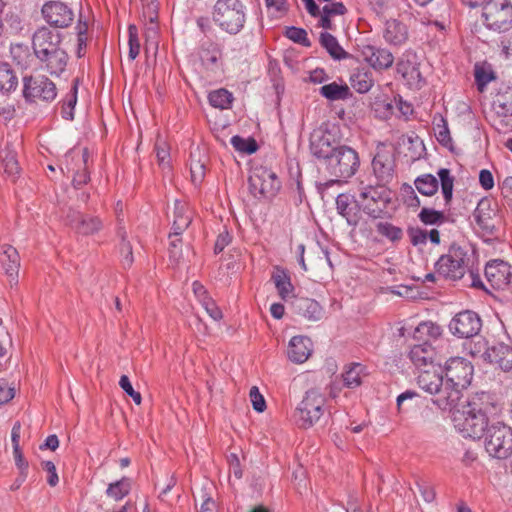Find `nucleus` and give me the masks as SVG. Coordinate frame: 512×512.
Returning a JSON list of instances; mask_svg holds the SVG:
<instances>
[{
  "mask_svg": "<svg viewBox=\"0 0 512 512\" xmlns=\"http://www.w3.org/2000/svg\"><path fill=\"white\" fill-rule=\"evenodd\" d=\"M62 36L46 26L38 28L32 36V49L42 69L59 76L67 66L69 56L61 46Z\"/></svg>",
  "mask_w": 512,
  "mask_h": 512,
  "instance_id": "nucleus-1",
  "label": "nucleus"
},
{
  "mask_svg": "<svg viewBox=\"0 0 512 512\" xmlns=\"http://www.w3.org/2000/svg\"><path fill=\"white\" fill-rule=\"evenodd\" d=\"M474 256L471 248L464 244L452 243L447 253L435 262L436 273L444 279L457 281L464 277Z\"/></svg>",
  "mask_w": 512,
  "mask_h": 512,
  "instance_id": "nucleus-2",
  "label": "nucleus"
},
{
  "mask_svg": "<svg viewBox=\"0 0 512 512\" xmlns=\"http://www.w3.org/2000/svg\"><path fill=\"white\" fill-rule=\"evenodd\" d=\"M246 18L247 8L241 0H217L214 5L213 20L228 34L241 32Z\"/></svg>",
  "mask_w": 512,
  "mask_h": 512,
  "instance_id": "nucleus-3",
  "label": "nucleus"
},
{
  "mask_svg": "<svg viewBox=\"0 0 512 512\" xmlns=\"http://www.w3.org/2000/svg\"><path fill=\"white\" fill-rule=\"evenodd\" d=\"M324 170L334 179L329 180L328 185L339 183L340 179L352 177L359 169L360 158L358 152L347 146L341 145L323 163Z\"/></svg>",
  "mask_w": 512,
  "mask_h": 512,
  "instance_id": "nucleus-4",
  "label": "nucleus"
},
{
  "mask_svg": "<svg viewBox=\"0 0 512 512\" xmlns=\"http://www.w3.org/2000/svg\"><path fill=\"white\" fill-rule=\"evenodd\" d=\"M358 201L363 211L376 219L381 217L391 202V191L385 184L365 183L360 181L358 185Z\"/></svg>",
  "mask_w": 512,
  "mask_h": 512,
  "instance_id": "nucleus-5",
  "label": "nucleus"
},
{
  "mask_svg": "<svg viewBox=\"0 0 512 512\" xmlns=\"http://www.w3.org/2000/svg\"><path fill=\"white\" fill-rule=\"evenodd\" d=\"M491 122L501 133L512 131V85L501 84L492 96Z\"/></svg>",
  "mask_w": 512,
  "mask_h": 512,
  "instance_id": "nucleus-6",
  "label": "nucleus"
},
{
  "mask_svg": "<svg viewBox=\"0 0 512 512\" xmlns=\"http://www.w3.org/2000/svg\"><path fill=\"white\" fill-rule=\"evenodd\" d=\"M326 397L318 388L306 391L295 410V420L300 428L308 429L317 423L324 413Z\"/></svg>",
  "mask_w": 512,
  "mask_h": 512,
  "instance_id": "nucleus-7",
  "label": "nucleus"
},
{
  "mask_svg": "<svg viewBox=\"0 0 512 512\" xmlns=\"http://www.w3.org/2000/svg\"><path fill=\"white\" fill-rule=\"evenodd\" d=\"M485 450L497 459L512 454V429L500 421L492 422L485 433Z\"/></svg>",
  "mask_w": 512,
  "mask_h": 512,
  "instance_id": "nucleus-8",
  "label": "nucleus"
},
{
  "mask_svg": "<svg viewBox=\"0 0 512 512\" xmlns=\"http://www.w3.org/2000/svg\"><path fill=\"white\" fill-rule=\"evenodd\" d=\"M249 191L256 199H272L281 187L276 173L264 166L253 168L248 179Z\"/></svg>",
  "mask_w": 512,
  "mask_h": 512,
  "instance_id": "nucleus-9",
  "label": "nucleus"
},
{
  "mask_svg": "<svg viewBox=\"0 0 512 512\" xmlns=\"http://www.w3.org/2000/svg\"><path fill=\"white\" fill-rule=\"evenodd\" d=\"M453 421L463 437L472 439H480L493 422L484 417L483 414L472 411L467 404L463 406L461 411L457 410L454 413Z\"/></svg>",
  "mask_w": 512,
  "mask_h": 512,
  "instance_id": "nucleus-10",
  "label": "nucleus"
},
{
  "mask_svg": "<svg viewBox=\"0 0 512 512\" xmlns=\"http://www.w3.org/2000/svg\"><path fill=\"white\" fill-rule=\"evenodd\" d=\"M482 16L488 29L505 32L512 27V4L509 0H488Z\"/></svg>",
  "mask_w": 512,
  "mask_h": 512,
  "instance_id": "nucleus-11",
  "label": "nucleus"
},
{
  "mask_svg": "<svg viewBox=\"0 0 512 512\" xmlns=\"http://www.w3.org/2000/svg\"><path fill=\"white\" fill-rule=\"evenodd\" d=\"M57 96L55 83L45 75L23 78V97L27 102H52Z\"/></svg>",
  "mask_w": 512,
  "mask_h": 512,
  "instance_id": "nucleus-12",
  "label": "nucleus"
},
{
  "mask_svg": "<svg viewBox=\"0 0 512 512\" xmlns=\"http://www.w3.org/2000/svg\"><path fill=\"white\" fill-rule=\"evenodd\" d=\"M64 221L76 234L82 236L94 235L103 228V222L98 216L84 214L72 208L66 212Z\"/></svg>",
  "mask_w": 512,
  "mask_h": 512,
  "instance_id": "nucleus-13",
  "label": "nucleus"
},
{
  "mask_svg": "<svg viewBox=\"0 0 512 512\" xmlns=\"http://www.w3.org/2000/svg\"><path fill=\"white\" fill-rule=\"evenodd\" d=\"M448 327L450 332L458 338H471L480 332L482 321L476 312L464 310L451 319Z\"/></svg>",
  "mask_w": 512,
  "mask_h": 512,
  "instance_id": "nucleus-14",
  "label": "nucleus"
},
{
  "mask_svg": "<svg viewBox=\"0 0 512 512\" xmlns=\"http://www.w3.org/2000/svg\"><path fill=\"white\" fill-rule=\"evenodd\" d=\"M473 365L462 357H454L447 361L445 376L447 381L453 383L461 391L467 388L473 378Z\"/></svg>",
  "mask_w": 512,
  "mask_h": 512,
  "instance_id": "nucleus-15",
  "label": "nucleus"
},
{
  "mask_svg": "<svg viewBox=\"0 0 512 512\" xmlns=\"http://www.w3.org/2000/svg\"><path fill=\"white\" fill-rule=\"evenodd\" d=\"M473 218L483 237H497V213L496 210L491 207V201L489 199L483 198L479 201L473 212Z\"/></svg>",
  "mask_w": 512,
  "mask_h": 512,
  "instance_id": "nucleus-16",
  "label": "nucleus"
},
{
  "mask_svg": "<svg viewBox=\"0 0 512 512\" xmlns=\"http://www.w3.org/2000/svg\"><path fill=\"white\" fill-rule=\"evenodd\" d=\"M396 70L410 88L420 89L425 85V79L417 62V55L414 52L403 53L396 64Z\"/></svg>",
  "mask_w": 512,
  "mask_h": 512,
  "instance_id": "nucleus-17",
  "label": "nucleus"
},
{
  "mask_svg": "<svg viewBox=\"0 0 512 512\" xmlns=\"http://www.w3.org/2000/svg\"><path fill=\"white\" fill-rule=\"evenodd\" d=\"M89 152L87 148L82 150H70L65 155L66 169L68 172L74 173L72 183L74 187L80 188L85 185L89 179V173L87 172V161Z\"/></svg>",
  "mask_w": 512,
  "mask_h": 512,
  "instance_id": "nucleus-18",
  "label": "nucleus"
},
{
  "mask_svg": "<svg viewBox=\"0 0 512 512\" xmlns=\"http://www.w3.org/2000/svg\"><path fill=\"white\" fill-rule=\"evenodd\" d=\"M41 12L44 20L54 28H66L72 24L74 19L73 11L65 3L59 1L46 2Z\"/></svg>",
  "mask_w": 512,
  "mask_h": 512,
  "instance_id": "nucleus-19",
  "label": "nucleus"
},
{
  "mask_svg": "<svg viewBox=\"0 0 512 512\" xmlns=\"http://www.w3.org/2000/svg\"><path fill=\"white\" fill-rule=\"evenodd\" d=\"M340 146L331 131L319 129L311 134L310 151L314 157L322 159L323 163Z\"/></svg>",
  "mask_w": 512,
  "mask_h": 512,
  "instance_id": "nucleus-20",
  "label": "nucleus"
},
{
  "mask_svg": "<svg viewBox=\"0 0 512 512\" xmlns=\"http://www.w3.org/2000/svg\"><path fill=\"white\" fill-rule=\"evenodd\" d=\"M485 277L494 289L504 290L512 283V266L503 260H493L485 267Z\"/></svg>",
  "mask_w": 512,
  "mask_h": 512,
  "instance_id": "nucleus-21",
  "label": "nucleus"
},
{
  "mask_svg": "<svg viewBox=\"0 0 512 512\" xmlns=\"http://www.w3.org/2000/svg\"><path fill=\"white\" fill-rule=\"evenodd\" d=\"M360 53L363 60L375 71L389 69L395 60L390 50L375 45H364Z\"/></svg>",
  "mask_w": 512,
  "mask_h": 512,
  "instance_id": "nucleus-22",
  "label": "nucleus"
},
{
  "mask_svg": "<svg viewBox=\"0 0 512 512\" xmlns=\"http://www.w3.org/2000/svg\"><path fill=\"white\" fill-rule=\"evenodd\" d=\"M372 169L377 183L389 184L395 174V159L389 151H378L372 160Z\"/></svg>",
  "mask_w": 512,
  "mask_h": 512,
  "instance_id": "nucleus-23",
  "label": "nucleus"
},
{
  "mask_svg": "<svg viewBox=\"0 0 512 512\" xmlns=\"http://www.w3.org/2000/svg\"><path fill=\"white\" fill-rule=\"evenodd\" d=\"M467 405L472 411L483 414L484 417L494 422V419L501 413V405L495 400L494 396L487 392L475 393L468 401Z\"/></svg>",
  "mask_w": 512,
  "mask_h": 512,
  "instance_id": "nucleus-24",
  "label": "nucleus"
},
{
  "mask_svg": "<svg viewBox=\"0 0 512 512\" xmlns=\"http://www.w3.org/2000/svg\"><path fill=\"white\" fill-rule=\"evenodd\" d=\"M432 395H434L433 404L441 410L452 411L457 407L462 397V391L446 380L445 383L442 382V385Z\"/></svg>",
  "mask_w": 512,
  "mask_h": 512,
  "instance_id": "nucleus-25",
  "label": "nucleus"
},
{
  "mask_svg": "<svg viewBox=\"0 0 512 512\" xmlns=\"http://www.w3.org/2000/svg\"><path fill=\"white\" fill-rule=\"evenodd\" d=\"M198 56L202 65L212 72H217L222 66V50L211 39L203 40L198 48Z\"/></svg>",
  "mask_w": 512,
  "mask_h": 512,
  "instance_id": "nucleus-26",
  "label": "nucleus"
},
{
  "mask_svg": "<svg viewBox=\"0 0 512 512\" xmlns=\"http://www.w3.org/2000/svg\"><path fill=\"white\" fill-rule=\"evenodd\" d=\"M21 143L18 141H7L5 146L0 150V165L3 172L13 179L20 173V166L18 163V149Z\"/></svg>",
  "mask_w": 512,
  "mask_h": 512,
  "instance_id": "nucleus-27",
  "label": "nucleus"
},
{
  "mask_svg": "<svg viewBox=\"0 0 512 512\" xmlns=\"http://www.w3.org/2000/svg\"><path fill=\"white\" fill-rule=\"evenodd\" d=\"M483 358L491 364L498 365L503 371L512 370V348L504 343L488 347Z\"/></svg>",
  "mask_w": 512,
  "mask_h": 512,
  "instance_id": "nucleus-28",
  "label": "nucleus"
},
{
  "mask_svg": "<svg viewBox=\"0 0 512 512\" xmlns=\"http://www.w3.org/2000/svg\"><path fill=\"white\" fill-rule=\"evenodd\" d=\"M292 308L294 313L309 321H319L324 314L323 308L316 300L306 297L296 298L292 302Z\"/></svg>",
  "mask_w": 512,
  "mask_h": 512,
  "instance_id": "nucleus-29",
  "label": "nucleus"
},
{
  "mask_svg": "<svg viewBox=\"0 0 512 512\" xmlns=\"http://www.w3.org/2000/svg\"><path fill=\"white\" fill-rule=\"evenodd\" d=\"M383 37L388 44L401 46L408 40V27L397 19L387 20L383 31Z\"/></svg>",
  "mask_w": 512,
  "mask_h": 512,
  "instance_id": "nucleus-30",
  "label": "nucleus"
},
{
  "mask_svg": "<svg viewBox=\"0 0 512 512\" xmlns=\"http://www.w3.org/2000/svg\"><path fill=\"white\" fill-rule=\"evenodd\" d=\"M312 353V342L308 337L294 336L288 346V357L294 363L305 362Z\"/></svg>",
  "mask_w": 512,
  "mask_h": 512,
  "instance_id": "nucleus-31",
  "label": "nucleus"
},
{
  "mask_svg": "<svg viewBox=\"0 0 512 512\" xmlns=\"http://www.w3.org/2000/svg\"><path fill=\"white\" fill-rule=\"evenodd\" d=\"M435 357V349L432 347L431 343L428 342L414 345L409 352L410 360L418 368L428 365L433 366Z\"/></svg>",
  "mask_w": 512,
  "mask_h": 512,
  "instance_id": "nucleus-32",
  "label": "nucleus"
},
{
  "mask_svg": "<svg viewBox=\"0 0 512 512\" xmlns=\"http://www.w3.org/2000/svg\"><path fill=\"white\" fill-rule=\"evenodd\" d=\"M442 382L443 375L440 366L435 367L433 365L431 369L422 370L417 377L419 387L429 394L435 393Z\"/></svg>",
  "mask_w": 512,
  "mask_h": 512,
  "instance_id": "nucleus-33",
  "label": "nucleus"
},
{
  "mask_svg": "<svg viewBox=\"0 0 512 512\" xmlns=\"http://www.w3.org/2000/svg\"><path fill=\"white\" fill-rule=\"evenodd\" d=\"M2 265L6 275L10 278V282H18V273L20 267V256L18 251L10 246H3Z\"/></svg>",
  "mask_w": 512,
  "mask_h": 512,
  "instance_id": "nucleus-34",
  "label": "nucleus"
},
{
  "mask_svg": "<svg viewBox=\"0 0 512 512\" xmlns=\"http://www.w3.org/2000/svg\"><path fill=\"white\" fill-rule=\"evenodd\" d=\"M272 280L280 298L286 301L294 291L290 275L284 269L276 267L272 274Z\"/></svg>",
  "mask_w": 512,
  "mask_h": 512,
  "instance_id": "nucleus-35",
  "label": "nucleus"
},
{
  "mask_svg": "<svg viewBox=\"0 0 512 512\" xmlns=\"http://www.w3.org/2000/svg\"><path fill=\"white\" fill-rule=\"evenodd\" d=\"M350 83L358 93H367L374 85L373 74L366 68L357 69L351 74Z\"/></svg>",
  "mask_w": 512,
  "mask_h": 512,
  "instance_id": "nucleus-36",
  "label": "nucleus"
},
{
  "mask_svg": "<svg viewBox=\"0 0 512 512\" xmlns=\"http://www.w3.org/2000/svg\"><path fill=\"white\" fill-rule=\"evenodd\" d=\"M442 334V329L439 325L433 322H421L414 330L413 338L415 340L431 343L432 340H437Z\"/></svg>",
  "mask_w": 512,
  "mask_h": 512,
  "instance_id": "nucleus-37",
  "label": "nucleus"
},
{
  "mask_svg": "<svg viewBox=\"0 0 512 512\" xmlns=\"http://www.w3.org/2000/svg\"><path fill=\"white\" fill-rule=\"evenodd\" d=\"M352 197L348 194H339L336 198V208L338 213L343 216L349 225L356 226L358 223V216L355 209L351 206Z\"/></svg>",
  "mask_w": 512,
  "mask_h": 512,
  "instance_id": "nucleus-38",
  "label": "nucleus"
},
{
  "mask_svg": "<svg viewBox=\"0 0 512 512\" xmlns=\"http://www.w3.org/2000/svg\"><path fill=\"white\" fill-rule=\"evenodd\" d=\"M143 7V17L149 20L152 25L145 33L147 40L153 38L157 34L156 20L158 18L157 0H141Z\"/></svg>",
  "mask_w": 512,
  "mask_h": 512,
  "instance_id": "nucleus-39",
  "label": "nucleus"
},
{
  "mask_svg": "<svg viewBox=\"0 0 512 512\" xmlns=\"http://www.w3.org/2000/svg\"><path fill=\"white\" fill-rule=\"evenodd\" d=\"M319 93L330 101L346 100L351 96V91L347 85H340L336 82L323 85Z\"/></svg>",
  "mask_w": 512,
  "mask_h": 512,
  "instance_id": "nucleus-40",
  "label": "nucleus"
},
{
  "mask_svg": "<svg viewBox=\"0 0 512 512\" xmlns=\"http://www.w3.org/2000/svg\"><path fill=\"white\" fill-rule=\"evenodd\" d=\"M79 79L73 80L70 91L66 94L61 104V115L66 120L74 119V108L77 103Z\"/></svg>",
  "mask_w": 512,
  "mask_h": 512,
  "instance_id": "nucleus-41",
  "label": "nucleus"
},
{
  "mask_svg": "<svg viewBox=\"0 0 512 512\" xmlns=\"http://www.w3.org/2000/svg\"><path fill=\"white\" fill-rule=\"evenodd\" d=\"M417 191L424 196H433L439 188V180L432 174L426 173L414 180Z\"/></svg>",
  "mask_w": 512,
  "mask_h": 512,
  "instance_id": "nucleus-42",
  "label": "nucleus"
},
{
  "mask_svg": "<svg viewBox=\"0 0 512 512\" xmlns=\"http://www.w3.org/2000/svg\"><path fill=\"white\" fill-rule=\"evenodd\" d=\"M320 44L333 59L341 60L347 57V52L339 45L336 37L328 32L320 34Z\"/></svg>",
  "mask_w": 512,
  "mask_h": 512,
  "instance_id": "nucleus-43",
  "label": "nucleus"
},
{
  "mask_svg": "<svg viewBox=\"0 0 512 512\" xmlns=\"http://www.w3.org/2000/svg\"><path fill=\"white\" fill-rule=\"evenodd\" d=\"M18 86V78L7 63L0 64V92L9 93Z\"/></svg>",
  "mask_w": 512,
  "mask_h": 512,
  "instance_id": "nucleus-44",
  "label": "nucleus"
},
{
  "mask_svg": "<svg viewBox=\"0 0 512 512\" xmlns=\"http://www.w3.org/2000/svg\"><path fill=\"white\" fill-rule=\"evenodd\" d=\"M208 100L211 106L224 110L230 108L233 95L228 90L220 88L211 91L208 95Z\"/></svg>",
  "mask_w": 512,
  "mask_h": 512,
  "instance_id": "nucleus-45",
  "label": "nucleus"
},
{
  "mask_svg": "<svg viewBox=\"0 0 512 512\" xmlns=\"http://www.w3.org/2000/svg\"><path fill=\"white\" fill-rule=\"evenodd\" d=\"M437 175L441 183L445 204L449 205L453 197L454 176L451 175V171L447 168L439 169Z\"/></svg>",
  "mask_w": 512,
  "mask_h": 512,
  "instance_id": "nucleus-46",
  "label": "nucleus"
},
{
  "mask_svg": "<svg viewBox=\"0 0 512 512\" xmlns=\"http://www.w3.org/2000/svg\"><path fill=\"white\" fill-rule=\"evenodd\" d=\"M363 366L359 363H353L348 366L342 374L344 385L347 388H356L361 385V374Z\"/></svg>",
  "mask_w": 512,
  "mask_h": 512,
  "instance_id": "nucleus-47",
  "label": "nucleus"
},
{
  "mask_svg": "<svg viewBox=\"0 0 512 512\" xmlns=\"http://www.w3.org/2000/svg\"><path fill=\"white\" fill-rule=\"evenodd\" d=\"M118 235L121 238L119 249L122 266L125 269L130 268L134 262L132 246L130 242L126 239V231L123 228H119Z\"/></svg>",
  "mask_w": 512,
  "mask_h": 512,
  "instance_id": "nucleus-48",
  "label": "nucleus"
},
{
  "mask_svg": "<svg viewBox=\"0 0 512 512\" xmlns=\"http://www.w3.org/2000/svg\"><path fill=\"white\" fill-rule=\"evenodd\" d=\"M376 231L391 242H399L403 237L402 229L389 222H378L376 224Z\"/></svg>",
  "mask_w": 512,
  "mask_h": 512,
  "instance_id": "nucleus-49",
  "label": "nucleus"
},
{
  "mask_svg": "<svg viewBox=\"0 0 512 512\" xmlns=\"http://www.w3.org/2000/svg\"><path fill=\"white\" fill-rule=\"evenodd\" d=\"M231 145L234 149L241 153L252 154L258 149V144L253 138H243L239 135H235L230 140Z\"/></svg>",
  "mask_w": 512,
  "mask_h": 512,
  "instance_id": "nucleus-50",
  "label": "nucleus"
},
{
  "mask_svg": "<svg viewBox=\"0 0 512 512\" xmlns=\"http://www.w3.org/2000/svg\"><path fill=\"white\" fill-rule=\"evenodd\" d=\"M191 220H192L191 214L188 211L186 204H184L180 201H175L173 222L175 224L178 223V225H180V227L188 228L189 225L191 224Z\"/></svg>",
  "mask_w": 512,
  "mask_h": 512,
  "instance_id": "nucleus-51",
  "label": "nucleus"
},
{
  "mask_svg": "<svg viewBox=\"0 0 512 512\" xmlns=\"http://www.w3.org/2000/svg\"><path fill=\"white\" fill-rule=\"evenodd\" d=\"M418 217L426 225L439 224L444 222L445 219L443 212L431 208H422Z\"/></svg>",
  "mask_w": 512,
  "mask_h": 512,
  "instance_id": "nucleus-52",
  "label": "nucleus"
},
{
  "mask_svg": "<svg viewBox=\"0 0 512 512\" xmlns=\"http://www.w3.org/2000/svg\"><path fill=\"white\" fill-rule=\"evenodd\" d=\"M155 153L158 163L163 168L170 167V151L166 141L158 138L155 143Z\"/></svg>",
  "mask_w": 512,
  "mask_h": 512,
  "instance_id": "nucleus-53",
  "label": "nucleus"
},
{
  "mask_svg": "<svg viewBox=\"0 0 512 512\" xmlns=\"http://www.w3.org/2000/svg\"><path fill=\"white\" fill-rule=\"evenodd\" d=\"M474 76L475 82L480 92H483L487 84L495 79V75L492 70L480 66L475 67Z\"/></svg>",
  "mask_w": 512,
  "mask_h": 512,
  "instance_id": "nucleus-54",
  "label": "nucleus"
},
{
  "mask_svg": "<svg viewBox=\"0 0 512 512\" xmlns=\"http://www.w3.org/2000/svg\"><path fill=\"white\" fill-rule=\"evenodd\" d=\"M415 487H410V490L416 496V491H418L425 502H432L435 499L436 493L434 487L431 485V482H414Z\"/></svg>",
  "mask_w": 512,
  "mask_h": 512,
  "instance_id": "nucleus-55",
  "label": "nucleus"
},
{
  "mask_svg": "<svg viewBox=\"0 0 512 512\" xmlns=\"http://www.w3.org/2000/svg\"><path fill=\"white\" fill-rule=\"evenodd\" d=\"M285 36L288 39L292 40L293 42L299 43L305 47H309L311 45L310 41L307 37L306 30H304L302 28H298V27H294V26L287 27Z\"/></svg>",
  "mask_w": 512,
  "mask_h": 512,
  "instance_id": "nucleus-56",
  "label": "nucleus"
},
{
  "mask_svg": "<svg viewBox=\"0 0 512 512\" xmlns=\"http://www.w3.org/2000/svg\"><path fill=\"white\" fill-rule=\"evenodd\" d=\"M129 491V482H111L107 488L108 496L114 500H121Z\"/></svg>",
  "mask_w": 512,
  "mask_h": 512,
  "instance_id": "nucleus-57",
  "label": "nucleus"
},
{
  "mask_svg": "<svg viewBox=\"0 0 512 512\" xmlns=\"http://www.w3.org/2000/svg\"><path fill=\"white\" fill-rule=\"evenodd\" d=\"M129 32V59L134 60L140 52V43L138 39V29L135 25H129L128 27Z\"/></svg>",
  "mask_w": 512,
  "mask_h": 512,
  "instance_id": "nucleus-58",
  "label": "nucleus"
},
{
  "mask_svg": "<svg viewBox=\"0 0 512 512\" xmlns=\"http://www.w3.org/2000/svg\"><path fill=\"white\" fill-rule=\"evenodd\" d=\"M403 202L410 208H417L420 206V200L416 195L413 187L409 184H403L401 188Z\"/></svg>",
  "mask_w": 512,
  "mask_h": 512,
  "instance_id": "nucleus-59",
  "label": "nucleus"
},
{
  "mask_svg": "<svg viewBox=\"0 0 512 512\" xmlns=\"http://www.w3.org/2000/svg\"><path fill=\"white\" fill-rule=\"evenodd\" d=\"M441 122L442 124H437V126L434 128L435 135L440 144L448 147L451 144L452 139L450 137V132L446 121L442 118Z\"/></svg>",
  "mask_w": 512,
  "mask_h": 512,
  "instance_id": "nucleus-60",
  "label": "nucleus"
},
{
  "mask_svg": "<svg viewBox=\"0 0 512 512\" xmlns=\"http://www.w3.org/2000/svg\"><path fill=\"white\" fill-rule=\"evenodd\" d=\"M250 401L253 409L257 412H263L266 409V402L258 387L252 386L249 392Z\"/></svg>",
  "mask_w": 512,
  "mask_h": 512,
  "instance_id": "nucleus-61",
  "label": "nucleus"
},
{
  "mask_svg": "<svg viewBox=\"0 0 512 512\" xmlns=\"http://www.w3.org/2000/svg\"><path fill=\"white\" fill-rule=\"evenodd\" d=\"M120 387L125 391L127 395H129L135 404L140 405L142 401L141 394L134 390L128 376L122 375L119 381Z\"/></svg>",
  "mask_w": 512,
  "mask_h": 512,
  "instance_id": "nucleus-62",
  "label": "nucleus"
},
{
  "mask_svg": "<svg viewBox=\"0 0 512 512\" xmlns=\"http://www.w3.org/2000/svg\"><path fill=\"white\" fill-rule=\"evenodd\" d=\"M169 239H170V243H169L170 258L174 262L178 263L182 256V250H181L182 239L179 237H172V236H169Z\"/></svg>",
  "mask_w": 512,
  "mask_h": 512,
  "instance_id": "nucleus-63",
  "label": "nucleus"
},
{
  "mask_svg": "<svg viewBox=\"0 0 512 512\" xmlns=\"http://www.w3.org/2000/svg\"><path fill=\"white\" fill-rule=\"evenodd\" d=\"M227 461L229 464L230 475L232 474L236 479H240L242 477V469L238 454L230 453L227 456Z\"/></svg>",
  "mask_w": 512,
  "mask_h": 512,
  "instance_id": "nucleus-64",
  "label": "nucleus"
}]
</instances>
